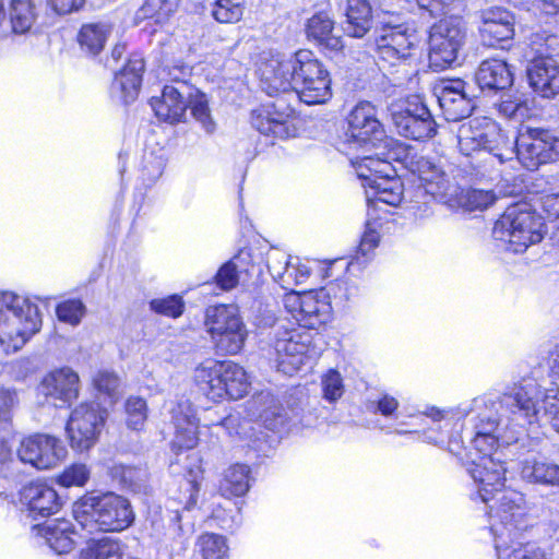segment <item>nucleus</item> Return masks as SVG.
<instances>
[{"label": "nucleus", "instance_id": "52", "mask_svg": "<svg viewBox=\"0 0 559 559\" xmlns=\"http://www.w3.org/2000/svg\"><path fill=\"white\" fill-rule=\"evenodd\" d=\"M85 311L84 304L79 299L66 300L56 308L58 319L71 325H78L84 317Z\"/></svg>", "mask_w": 559, "mask_h": 559}, {"label": "nucleus", "instance_id": "1", "mask_svg": "<svg viewBox=\"0 0 559 559\" xmlns=\"http://www.w3.org/2000/svg\"><path fill=\"white\" fill-rule=\"evenodd\" d=\"M539 389L533 380L514 385L500 396H483L474 400V407L478 411L475 424V436L472 440L476 451L475 457L466 471L477 485H481L480 495L488 500L487 486H502L506 474L504 462L498 451V438L495 436L499 425L506 419L516 425L533 424L539 417L537 407Z\"/></svg>", "mask_w": 559, "mask_h": 559}, {"label": "nucleus", "instance_id": "53", "mask_svg": "<svg viewBox=\"0 0 559 559\" xmlns=\"http://www.w3.org/2000/svg\"><path fill=\"white\" fill-rule=\"evenodd\" d=\"M93 382L97 391L102 394H105L109 399L110 403H114L118 400L120 394V380L116 373L109 371H99L94 377Z\"/></svg>", "mask_w": 559, "mask_h": 559}, {"label": "nucleus", "instance_id": "25", "mask_svg": "<svg viewBox=\"0 0 559 559\" xmlns=\"http://www.w3.org/2000/svg\"><path fill=\"white\" fill-rule=\"evenodd\" d=\"M324 292H308L302 294L299 302V314H295L296 321L307 329H316L329 321L331 306L324 301Z\"/></svg>", "mask_w": 559, "mask_h": 559}, {"label": "nucleus", "instance_id": "43", "mask_svg": "<svg viewBox=\"0 0 559 559\" xmlns=\"http://www.w3.org/2000/svg\"><path fill=\"white\" fill-rule=\"evenodd\" d=\"M178 0H146L136 13L138 19H153L164 23L176 11Z\"/></svg>", "mask_w": 559, "mask_h": 559}, {"label": "nucleus", "instance_id": "28", "mask_svg": "<svg viewBox=\"0 0 559 559\" xmlns=\"http://www.w3.org/2000/svg\"><path fill=\"white\" fill-rule=\"evenodd\" d=\"M344 33L362 38L372 26V9L368 0H347L344 9Z\"/></svg>", "mask_w": 559, "mask_h": 559}, {"label": "nucleus", "instance_id": "44", "mask_svg": "<svg viewBox=\"0 0 559 559\" xmlns=\"http://www.w3.org/2000/svg\"><path fill=\"white\" fill-rule=\"evenodd\" d=\"M537 386L540 392L537 402L540 414L533 423H539L542 420L549 421L559 433V393L544 394L540 386L538 384Z\"/></svg>", "mask_w": 559, "mask_h": 559}, {"label": "nucleus", "instance_id": "7", "mask_svg": "<svg viewBox=\"0 0 559 559\" xmlns=\"http://www.w3.org/2000/svg\"><path fill=\"white\" fill-rule=\"evenodd\" d=\"M504 480L503 477L502 486H498V489L487 486L488 500H484L480 495L481 485H478L477 491L479 499L489 508L490 530L496 537H502L504 531L511 535L513 531L519 530L524 514L523 496L515 490L504 489Z\"/></svg>", "mask_w": 559, "mask_h": 559}, {"label": "nucleus", "instance_id": "23", "mask_svg": "<svg viewBox=\"0 0 559 559\" xmlns=\"http://www.w3.org/2000/svg\"><path fill=\"white\" fill-rule=\"evenodd\" d=\"M37 535L45 538L46 544L57 554H68L75 545L74 537L78 535L72 523L64 519L47 521L41 525L33 527Z\"/></svg>", "mask_w": 559, "mask_h": 559}, {"label": "nucleus", "instance_id": "26", "mask_svg": "<svg viewBox=\"0 0 559 559\" xmlns=\"http://www.w3.org/2000/svg\"><path fill=\"white\" fill-rule=\"evenodd\" d=\"M22 499L28 506L32 514L49 516L58 512L61 507L57 491L41 483L29 484L23 489Z\"/></svg>", "mask_w": 559, "mask_h": 559}, {"label": "nucleus", "instance_id": "54", "mask_svg": "<svg viewBox=\"0 0 559 559\" xmlns=\"http://www.w3.org/2000/svg\"><path fill=\"white\" fill-rule=\"evenodd\" d=\"M151 309L156 313L178 318L183 312V301L177 295L168 296L166 298H156L150 302Z\"/></svg>", "mask_w": 559, "mask_h": 559}, {"label": "nucleus", "instance_id": "38", "mask_svg": "<svg viewBox=\"0 0 559 559\" xmlns=\"http://www.w3.org/2000/svg\"><path fill=\"white\" fill-rule=\"evenodd\" d=\"M120 544L109 537L91 539L80 552L79 559H121Z\"/></svg>", "mask_w": 559, "mask_h": 559}, {"label": "nucleus", "instance_id": "48", "mask_svg": "<svg viewBox=\"0 0 559 559\" xmlns=\"http://www.w3.org/2000/svg\"><path fill=\"white\" fill-rule=\"evenodd\" d=\"M369 175L371 179L389 178L395 175L391 163L386 159L373 156H365L357 166V174L360 178V173Z\"/></svg>", "mask_w": 559, "mask_h": 559}, {"label": "nucleus", "instance_id": "24", "mask_svg": "<svg viewBox=\"0 0 559 559\" xmlns=\"http://www.w3.org/2000/svg\"><path fill=\"white\" fill-rule=\"evenodd\" d=\"M175 427L174 447L178 449H193L199 441V424L194 412L188 403H179L171 411Z\"/></svg>", "mask_w": 559, "mask_h": 559}, {"label": "nucleus", "instance_id": "62", "mask_svg": "<svg viewBox=\"0 0 559 559\" xmlns=\"http://www.w3.org/2000/svg\"><path fill=\"white\" fill-rule=\"evenodd\" d=\"M455 0H417L419 7L430 12L431 15H440L448 12Z\"/></svg>", "mask_w": 559, "mask_h": 559}, {"label": "nucleus", "instance_id": "63", "mask_svg": "<svg viewBox=\"0 0 559 559\" xmlns=\"http://www.w3.org/2000/svg\"><path fill=\"white\" fill-rule=\"evenodd\" d=\"M85 0H48V5L58 14H69L82 8Z\"/></svg>", "mask_w": 559, "mask_h": 559}, {"label": "nucleus", "instance_id": "34", "mask_svg": "<svg viewBox=\"0 0 559 559\" xmlns=\"http://www.w3.org/2000/svg\"><path fill=\"white\" fill-rule=\"evenodd\" d=\"M111 31V24L105 21L84 24L79 32V43L90 53L98 55L104 49Z\"/></svg>", "mask_w": 559, "mask_h": 559}, {"label": "nucleus", "instance_id": "41", "mask_svg": "<svg viewBox=\"0 0 559 559\" xmlns=\"http://www.w3.org/2000/svg\"><path fill=\"white\" fill-rule=\"evenodd\" d=\"M475 81L484 93L491 95L510 88L514 79L512 72H475Z\"/></svg>", "mask_w": 559, "mask_h": 559}, {"label": "nucleus", "instance_id": "8", "mask_svg": "<svg viewBox=\"0 0 559 559\" xmlns=\"http://www.w3.org/2000/svg\"><path fill=\"white\" fill-rule=\"evenodd\" d=\"M514 143L519 160L528 170L559 159V136L551 130L522 126Z\"/></svg>", "mask_w": 559, "mask_h": 559}, {"label": "nucleus", "instance_id": "3", "mask_svg": "<svg viewBox=\"0 0 559 559\" xmlns=\"http://www.w3.org/2000/svg\"><path fill=\"white\" fill-rule=\"evenodd\" d=\"M41 326L38 307L29 299L7 292L0 295V343L21 348Z\"/></svg>", "mask_w": 559, "mask_h": 559}, {"label": "nucleus", "instance_id": "64", "mask_svg": "<svg viewBox=\"0 0 559 559\" xmlns=\"http://www.w3.org/2000/svg\"><path fill=\"white\" fill-rule=\"evenodd\" d=\"M540 202L544 212L549 218H559V192L544 195Z\"/></svg>", "mask_w": 559, "mask_h": 559}, {"label": "nucleus", "instance_id": "9", "mask_svg": "<svg viewBox=\"0 0 559 559\" xmlns=\"http://www.w3.org/2000/svg\"><path fill=\"white\" fill-rule=\"evenodd\" d=\"M457 143L464 155L484 150L502 160L501 150L510 145V141L499 126L487 118H474L460 126Z\"/></svg>", "mask_w": 559, "mask_h": 559}, {"label": "nucleus", "instance_id": "39", "mask_svg": "<svg viewBox=\"0 0 559 559\" xmlns=\"http://www.w3.org/2000/svg\"><path fill=\"white\" fill-rule=\"evenodd\" d=\"M249 473L247 465L235 464L230 466L224 476L222 490L233 496H243L249 490Z\"/></svg>", "mask_w": 559, "mask_h": 559}, {"label": "nucleus", "instance_id": "56", "mask_svg": "<svg viewBox=\"0 0 559 559\" xmlns=\"http://www.w3.org/2000/svg\"><path fill=\"white\" fill-rule=\"evenodd\" d=\"M323 396L333 402L340 399L344 392L343 379L340 372L330 370L322 378Z\"/></svg>", "mask_w": 559, "mask_h": 559}, {"label": "nucleus", "instance_id": "2", "mask_svg": "<svg viewBox=\"0 0 559 559\" xmlns=\"http://www.w3.org/2000/svg\"><path fill=\"white\" fill-rule=\"evenodd\" d=\"M73 515L78 525L90 534L119 532L133 521L129 501L114 492L82 497L73 506Z\"/></svg>", "mask_w": 559, "mask_h": 559}, {"label": "nucleus", "instance_id": "12", "mask_svg": "<svg viewBox=\"0 0 559 559\" xmlns=\"http://www.w3.org/2000/svg\"><path fill=\"white\" fill-rule=\"evenodd\" d=\"M66 455L67 449L62 441L44 433H36L23 439L17 449L19 459L37 469L53 468Z\"/></svg>", "mask_w": 559, "mask_h": 559}, {"label": "nucleus", "instance_id": "45", "mask_svg": "<svg viewBox=\"0 0 559 559\" xmlns=\"http://www.w3.org/2000/svg\"><path fill=\"white\" fill-rule=\"evenodd\" d=\"M261 400L267 404L260 413V418L270 430H276L286 421V412L271 394L261 395Z\"/></svg>", "mask_w": 559, "mask_h": 559}, {"label": "nucleus", "instance_id": "57", "mask_svg": "<svg viewBox=\"0 0 559 559\" xmlns=\"http://www.w3.org/2000/svg\"><path fill=\"white\" fill-rule=\"evenodd\" d=\"M496 549L499 559H502L503 555H506L508 559H547L544 550L533 545H526L508 552V548L501 550L500 544L496 540Z\"/></svg>", "mask_w": 559, "mask_h": 559}, {"label": "nucleus", "instance_id": "27", "mask_svg": "<svg viewBox=\"0 0 559 559\" xmlns=\"http://www.w3.org/2000/svg\"><path fill=\"white\" fill-rule=\"evenodd\" d=\"M360 178L366 181L368 187L366 195L369 204L381 202L396 206L401 203L403 199V183L395 175L389 178L371 179L369 175L361 171Z\"/></svg>", "mask_w": 559, "mask_h": 559}, {"label": "nucleus", "instance_id": "11", "mask_svg": "<svg viewBox=\"0 0 559 559\" xmlns=\"http://www.w3.org/2000/svg\"><path fill=\"white\" fill-rule=\"evenodd\" d=\"M105 421L98 405L82 403L76 406L68 420L67 431L72 448L84 451L93 447Z\"/></svg>", "mask_w": 559, "mask_h": 559}, {"label": "nucleus", "instance_id": "21", "mask_svg": "<svg viewBox=\"0 0 559 559\" xmlns=\"http://www.w3.org/2000/svg\"><path fill=\"white\" fill-rule=\"evenodd\" d=\"M558 38L545 31L536 32L530 37V47L525 52L528 62L526 70H559V62L554 57V46Z\"/></svg>", "mask_w": 559, "mask_h": 559}, {"label": "nucleus", "instance_id": "55", "mask_svg": "<svg viewBox=\"0 0 559 559\" xmlns=\"http://www.w3.org/2000/svg\"><path fill=\"white\" fill-rule=\"evenodd\" d=\"M90 477V471L84 464H73L59 476L60 485L64 487L83 486Z\"/></svg>", "mask_w": 559, "mask_h": 559}, {"label": "nucleus", "instance_id": "18", "mask_svg": "<svg viewBox=\"0 0 559 559\" xmlns=\"http://www.w3.org/2000/svg\"><path fill=\"white\" fill-rule=\"evenodd\" d=\"M478 27L481 40L492 46L497 41H506L514 36V15L502 7H489L479 12Z\"/></svg>", "mask_w": 559, "mask_h": 559}, {"label": "nucleus", "instance_id": "46", "mask_svg": "<svg viewBox=\"0 0 559 559\" xmlns=\"http://www.w3.org/2000/svg\"><path fill=\"white\" fill-rule=\"evenodd\" d=\"M189 104L193 118L207 133H213L215 130V122L212 119L205 94L197 92L195 95H190Z\"/></svg>", "mask_w": 559, "mask_h": 559}, {"label": "nucleus", "instance_id": "30", "mask_svg": "<svg viewBox=\"0 0 559 559\" xmlns=\"http://www.w3.org/2000/svg\"><path fill=\"white\" fill-rule=\"evenodd\" d=\"M334 25L335 22L328 13H316L306 24L307 37L329 50L337 51L343 48V39L334 34Z\"/></svg>", "mask_w": 559, "mask_h": 559}, {"label": "nucleus", "instance_id": "4", "mask_svg": "<svg viewBox=\"0 0 559 559\" xmlns=\"http://www.w3.org/2000/svg\"><path fill=\"white\" fill-rule=\"evenodd\" d=\"M542 227V217L532 211L531 205L518 203L508 206L496 222L492 236L504 243L506 250L520 253L543 239Z\"/></svg>", "mask_w": 559, "mask_h": 559}, {"label": "nucleus", "instance_id": "36", "mask_svg": "<svg viewBox=\"0 0 559 559\" xmlns=\"http://www.w3.org/2000/svg\"><path fill=\"white\" fill-rule=\"evenodd\" d=\"M453 202H447L450 207H462L466 211H483L496 201L492 191L480 189L463 190L457 186Z\"/></svg>", "mask_w": 559, "mask_h": 559}, {"label": "nucleus", "instance_id": "13", "mask_svg": "<svg viewBox=\"0 0 559 559\" xmlns=\"http://www.w3.org/2000/svg\"><path fill=\"white\" fill-rule=\"evenodd\" d=\"M311 336L297 330H278L273 343L277 368L284 373L299 370L308 358Z\"/></svg>", "mask_w": 559, "mask_h": 559}, {"label": "nucleus", "instance_id": "29", "mask_svg": "<svg viewBox=\"0 0 559 559\" xmlns=\"http://www.w3.org/2000/svg\"><path fill=\"white\" fill-rule=\"evenodd\" d=\"M37 19V9L34 0H10L9 20L5 19L0 28V35L25 34Z\"/></svg>", "mask_w": 559, "mask_h": 559}, {"label": "nucleus", "instance_id": "15", "mask_svg": "<svg viewBox=\"0 0 559 559\" xmlns=\"http://www.w3.org/2000/svg\"><path fill=\"white\" fill-rule=\"evenodd\" d=\"M294 110L288 106L280 107L271 103L251 111V124L264 135L278 139L295 136L297 129L294 123Z\"/></svg>", "mask_w": 559, "mask_h": 559}, {"label": "nucleus", "instance_id": "5", "mask_svg": "<svg viewBox=\"0 0 559 559\" xmlns=\"http://www.w3.org/2000/svg\"><path fill=\"white\" fill-rule=\"evenodd\" d=\"M194 380L202 393L213 401L225 396L241 399L249 388L246 371L231 361L207 360L195 368Z\"/></svg>", "mask_w": 559, "mask_h": 559}, {"label": "nucleus", "instance_id": "32", "mask_svg": "<svg viewBox=\"0 0 559 559\" xmlns=\"http://www.w3.org/2000/svg\"><path fill=\"white\" fill-rule=\"evenodd\" d=\"M393 124L400 135L415 141L430 139L437 133V123L431 112L415 115V117L399 115Z\"/></svg>", "mask_w": 559, "mask_h": 559}, {"label": "nucleus", "instance_id": "42", "mask_svg": "<svg viewBox=\"0 0 559 559\" xmlns=\"http://www.w3.org/2000/svg\"><path fill=\"white\" fill-rule=\"evenodd\" d=\"M525 76L542 97L551 98L559 94V72H525Z\"/></svg>", "mask_w": 559, "mask_h": 559}, {"label": "nucleus", "instance_id": "14", "mask_svg": "<svg viewBox=\"0 0 559 559\" xmlns=\"http://www.w3.org/2000/svg\"><path fill=\"white\" fill-rule=\"evenodd\" d=\"M413 38L406 26L385 24L377 39L379 69L401 66L411 56L408 50L413 46Z\"/></svg>", "mask_w": 559, "mask_h": 559}, {"label": "nucleus", "instance_id": "51", "mask_svg": "<svg viewBox=\"0 0 559 559\" xmlns=\"http://www.w3.org/2000/svg\"><path fill=\"white\" fill-rule=\"evenodd\" d=\"M146 402L139 396H131L126 402L127 425L133 430H141L147 417Z\"/></svg>", "mask_w": 559, "mask_h": 559}, {"label": "nucleus", "instance_id": "50", "mask_svg": "<svg viewBox=\"0 0 559 559\" xmlns=\"http://www.w3.org/2000/svg\"><path fill=\"white\" fill-rule=\"evenodd\" d=\"M243 0H215L213 16L221 23H234L242 16Z\"/></svg>", "mask_w": 559, "mask_h": 559}, {"label": "nucleus", "instance_id": "20", "mask_svg": "<svg viewBox=\"0 0 559 559\" xmlns=\"http://www.w3.org/2000/svg\"><path fill=\"white\" fill-rule=\"evenodd\" d=\"M80 379L70 368H61L49 372L39 384V392L46 397L69 403L79 395Z\"/></svg>", "mask_w": 559, "mask_h": 559}, {"label": "nucleus", "instance_id": "10", "mask_svg": "<svg viewBox=\"0 0 559 559\" xmlns=\"http://www.w3.org/2000/svg\"><path fill=\"white\" fill-rule=\"evenodd\" d=\"M464 39L461 21L456 17L440 20L429 34V68L447 70L457 60V52Z\"/></svg>", "mask_w": 559, "mask_h": 559}, {"label": "nucleus", "instance_id": "47", "mask_svg": "<svg viewBox=\"0 0 559 559\" xmlns=\"http://www.w3.org/2000/svg\"><path fill=\"white\" fill-rule=\"evenodd\" d=\"M198 546L203 559H226L227 546L225 538L213 533H205L199 537Z\"/></svg>", "mask_w": 559, "mask_h": 559}, {"label": "nucleus", "instance_id": "22", "mask_svg": "<svg viewBox=\"0 0 559 559\" xmlns=\"http://www.w3.org/2000/svg\"><path fill=\"white\" fill-rule=\"evenodd\" d=\"M185 87L183 83L180 86L165 85L162 96L152 98V108L160 120L171 124L182 121L188 107L181 91Z\"/></svg>", "mask_w": 559, "mask_h": 559}, {"label": "nucleus", "instance_id": "33", "mask_svg": "<svg viewBox=\"0 0 559 559\" xmlns=\"http://www.w3.org/2000/svg\"><path fill=\"white\" fill-rule=\"evenodd\" d=\"M521 476L531 484L559 486V465L546 459H525Z\"/></svg>", "mask_w": 559, "mask_h": 559}, {"label": "nucleus", "instance_id": "19", "mask_svg": "<svg viewBox=\"0 0 559 559\" xmlns=\"http://www.w3.org/2000/svg\"><path fill=\"white\" fill-rule=\"evenodd\" d=\"M438 102L448 121L463 120L474 109L473 99L465 92V82L459 79L443 82Z\"/></svg>", "mask_w": 559, "mask_h": 559}, {"label": "nucleus", "instance_id": "49", "mask_svg": "<svg viewBox=\"0 0 559 559\" xmlns=\"http://www.w3.org/2000/svg\"><path fill=\"white\" fill-rule=\"evenodd\" d=\"M389 111L393 123H395L396 116L415 117V115H426L430 112L424 100L419 95H411L400 104H392Z\"/></svg>", "mask_w": 559, "mask_h": 559}, {"label": "nucleus", "instance_id": "31", "mask_svg": "<svg viewBox=\"0 0 559 559\" xmlns=\"http://www.w3.org/2000/svg\"><path fill=\"white\" fill-rule=\"evenodd\" d=\"M302 80L301 86L295 88L300 100L306 104H321L329 100L332 96L331 79L329 72H310L305 76L298 78Z\"/></svg>", "mask_w": 559, "mask_h": 559}, {"label": "nucleus", "instance_id": "37", "mask_svg": "<svg viewBox=\"0 0 559 559\" xmlns=\"http://www.w3.org/2000/svg\"><path fill=\"white\" fill-rule=\"evenodd\" d=\"M297 76L300 78V72H262L260 87L265 94L273 97L281 93L295 91Z\"/></svg>", "mask_w": 559, "mask_h": 559}, {"label": "nucleus", "instance_id": "61", "mask_svg": "<svg viewBox=\"0 0 559 559\" xmlns=\"http://www.w3.org/2000/svg\"><path fill=\"white\" fill-rule=\"evenodd\" d=\"M253 64L258 70H278L285 67L281 55L274 53L272 50H263L259 53Z\"/></svg>", "mask_w": 559, "mask_h": 559}, {"label": "nucleus", "instance_id": "16", "mask_svg": "<svg viewBox=\"0 0 559 559\" xmlns=\"http://www.w3.org/2000/svg\"><path fill=\"white\" fill-rule=\"evenodd\" d=\"M419 179L418 192L429 194L435 200L447 204L453 202L457 185L452 182L445 171L427 157L416 162Z\"/></svg>", "mask_w": 559, "mask_h": 559}, {"label": "nucleus", "instance_id": "58", "mask_svg": "<svg viewBox=\"0 0 559 559\" xmlns=\"http://www.w3.org/2000/svg\"><path fill=\"white\" fill-rule=\"evenodd\" d=\"M238 272L235 263L228 261L223 264L215 275L216 284L224 290H229L238 284Z\"/></svg>", "mask_w": 559, "mask_h": 559}, {"label": "nucleus", "instance_id": "40", "mask_svg": "<svg viewBox=\"0 0 559 559\" xmlns=\"http://www.w3.org/2000/svg\"><path fill=\"white\" fill-rule=\"evenodd\" d=\"M111 474L133 491L145 489L148 479L146 468L116 464L111 467Z\"/></svg>", "mask_w": 559, "mask_h": 559}, {"label": "nucleus", "instance_id": "59", "mask_svg": "<svg viewBox=\"0 0 559 559\" xmlns=\"http://www.w3.org/2000/svg\"><path fill=\"white\" fill-rule=\"evenodd\" d=\"M499 112L506 118L521 120L527 116L528 108L520 99H502L498 105Z\"/></svg>", "mask_w": 559, "mask_h": 559}, {"label": "nucleus", "instance_id": "6", "mask_svg": "<svg viewBox=\"0 0 559 559\" xmlns=\"http://www.w3.org/2000/svg\"><path fill=\"white\" fill-rule=\"evenodd\" d=\"M204 324L218 352L235 355L243 347L248 331L235 306L209 307Z\"/></svg>", "mask_w": 559, "mask_h": 559}, {"label": "nucleus", "instance_id": "35", "mask_svg": "<svg viewBox=\"0 0 559 559\" xmlns=\"http://www.w3.org/2000/svg\"><path fill=\"white\" fill-rule=\"evenodd\" d=\"M142 76L139 72H115L110 85L111 97L128 105L133 103L140 92Z\"/></svg>", "mask_w": 559, "mask_h": 559}, {"label": "nucleus", "instance_id": "17", "mask_svg": "<svg viewBox=\"0 0 559 559\" xmlns=\"http://www.w3.org/2000/svg\"><path fill=\"white\" fill-rule=\"evenodd\" d=\"M383 134L384 130L376 117L374 106L369 102L358 103L348 117V140L374 146V142L380 141Z\"/></svg>", "mask_w": 559, "mask_h": 559}, {"label": "nucleus", "instance_id": "60", "mask_svg": "<svg viewBox=\"0 0 559 559\" xmlns=\"http://www.w3.org/2000/svg\"><path fill=\"white\" fill-rule=\"evenodd\" d=\"M292 62V70H314L321 68V64L312 51L300 49L295 53Z\"/></svg>", "mask_w": 559, "mask_h": 559}]
</instances>
